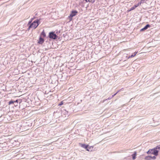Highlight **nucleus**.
Wrapping results in <instances>:
<instances>
[{
    "instance_id": "20",
    "label": "nucleus",
    "mask_w": 160,
    "mask_h": 160,
    "mask_svg": "<svg viewBox=\"0 0 160 160\" xmlns=\"http://www.w3.org/2000/svg\"><path fill=\"white\" fill-rule=\"evenodd\" d=\"M63 104V102L62 101L60 103L58 104L59 106H61Z\"/></svg>"
},
{
    "instance_id": "18",
    "label": "nucleus",
    "mask_w": 160,
    "mask_h": 160,
    "mask_svg": "<svg viewBox=\"0 0 160 160\" xmlns=\"http://www.w3.org/2000/svg\"><path fill=\"white\" fill-rule=\"evenodd\" d=\"M136 8V7H135V5H134L133 7H132L131 8V10H134V9H135V8Z\"/></svg>"
},
{
    "instance_id": "13",
    "label": "nucleus",
    "mask_w": 160,
    "mask_h": 160,
    "mask_svg": "<svg viewBox=\"0 0 160 160\" xmlns=\"http://www.w3.org/2000/svg\"><path fill=\"white\" fill-rule=\"evenodd\" d=\"M91 147H88V148H87L86 150L88 151H92V150L91 149Z\"/></svg>"
},
{
    "instance_id": "27",
    "label": "nucleus",
    "mask_w": 160,
    "mask_h": 160,
    "mask_svg": "<svg viewBox=\"0 0 160 160\" xmlns=\"http://www.w3.org/2000/svg\"><path fill=\"white\" fill-rule=\"evenodd\" d=\"M132 10H131V9H130V10H129L128 11L129 12V11H131Z\"/></svg>"
},
{
    "instance_id": "8",
    "label": "nucleus",
    "mask_w": 160,
    "mask_h": 160,
    "mask_svg": "<svg viewBox=\"0 0 160 160\" xmlns=\"http://www.w3.org/2000/svg\"><path fill=\"white\" fill-rule=\"evenodd\" d=\"M81 146L83 148H85L86 150L87 148H88V145H86L84 144H81Z\"/></svg>"
},
{
    "instance_id": "24",
    "label": "nucleus",
    "mask_w": 160,
    "mask_h": 160,
    "mask_svg": "<svg viewBox=\"0 0 160 160\" xmlns=\"http://www.w3.org/2000/svg\"><path fill=\"white\" fill-rule=\"evenodd\" d=\"M13 104L15 106H17L18 105V104L17 103H14Z\"/></svg>"
},
{
    "instance_id": "7",
    "label": "nucleus",
    "mask_w": 160,
    "mask_h": 160,
    "mask_svg": "<svg viewBox=\"0 0 160 160\" xmlns=\"http://www.w3.org/2000/svg\"><path fill=\"white\" fill-rule=\"evenodd\" d=\"M137 152L135 151L134 152V154H132V158L134 160L136 158V156Z\"/></svg>"
},
{
    "instance_id": "26",
    "label": "nucleus",
    "mask_w": 160,
    "mask_h": 160,
    "mask_svg": "<svg viewBox=\"0 0 160 160\" xmlns=\"http://www.w3.org/2000/svg\"><path fill=\"white\" fill-rule=\"evenodd\" d=\"M32 27H30V25L29 26V27H28V30L30 29L31 28H32Z\"/></svg>"
},
{
    "instance_id": "25",
    "label": "nucleus",
    "mask_w": 160,
    "mask_h": 160,
    "mask_svg": "<svg viewBox=\"0 0 160 160\" xmlns=\"http://www.w3.org/2000/svg\"><path fill=\"white\" fill-rule=\"evenodd\" d=\"M85 1L86 2H90V1L89 0H85Z\"/></svg>"
},
{
    "instance_id": "2",
    "label": "nucleus",
    "mask_w": 160,
    "mask_h": 160,
    "mask_svg": "<svg viewBox=\"0 0 160 160\" xmlns=\"http://www.w3.org/2000/svg\"><path fill=\"white\" fill-rule=\"evenodd\" d=\"M158 150H155L154 148L149 149L147 152L148 154H152L155 156H157L158 155Z\"/></svg>"
},
{
    "instance_id": "17",
    "label": "nucleus",
    "mask_w": 160,
    "mask_h": 160,
    "mask_svg": "<svg viewBox=\"0 0 160 160\" xmlns=\"http://www.w3.org/2000/svg\"><path fill=\"white\" fill-rule=\"evenodd\" d=\"M154 149H155V150H157L158 149H160V147H159L158 146H157L155 148H154Z\"/></svg>"
},
{
    "instance_id": "6",
    "label": "nucleus",
    "mask_w": 160,
    "mask_h": 160,
    "mask_svg": "<svg viewBox=\"0 0 160 160\" xmlns=\"http://www.w3.org/2000/svg\"><path fill=\"white\" fill-rule=\"evenodd\" d=\"M44 39L42 38L41 37L39 38V41L38 43L39 44H42L44 42Z\"/></svg>"
},
{
    "instance_id": "14",
    "label": "nucleus",
    "mask_w": 160,
    "mask_h": 160,
    "mask_svg": "<svg viewBox=\"0 0 160 160\" xmlns=\"http://www.w3.org/2000/svg\"><path fill=\"white\" fill-rule=\"evenodd\" d=\"M156 156L155 155V156H151V160H152V159H156Z\"/></svg>"
},
{
    "instance_id": "23",
    "label": "nucleus",
    "mask_w": 160,
    "mask_h": 160,
    "mask_svg": "<svg viewBox=\"0 0 160 160\" xmlns=\"http://www.w3.org/2000/svg\"><path fill=\"white\" fill-rule=\"evenodd\" d=\"M18 100H17L15 101H14V102H15L14 103H17V104H18Z\"/></svg>"
},
{
    "instance_id": "19",
    "label": "nucleus",
    "mask_w": 160,
    "mask_h": 160,
    "mask_svg": "<svg viewBox=\"0 0 160 160\" xmlns=\"http://www.w3.org/2000/svg\"><path fill=\"white\" fill-rule=\"evenodd\" d=\"M145 0H141L140 1V2H139L140 3V4H141V3H143L145 1Z\"/></svg>"
},
{
    "instance_id": "12",
    "label": "nucleus",
    "mask_w": 160,
    "mask_h": 160,
    "mask_svg": "<svg viewBox=\"0 0 160 160\" xmlns=\"http://www.w3.org/2000/svg\"><path fill=\"white\" fill-rule=\"evenodd\" d=\"M41 35L43 37H46V34L45 33V32H44V30H43V31L41 33Z\"/></svg>"
},
{
    "instance_id": "5",
    "label": "nucleus",
    "mask_w": 160,
    "mask_h": 160,
    "mask_svg": "<svg viewBox=\"0 0 160 160\" xmlns=\"http://www.w3.org/2000/svg\"><path fill=\"white\" fill-rule=\"evenodd\" d=\"M150 27V25L149 24H147L143 28L141 29L140 30L141 32L144 31L145 30L147 29L148 28H149Z\"/></svg>"
},
{
    "instance_id": "3",
    "label": "nucleus",
    "mask_w": 160,
    "mask_h": 160,
    "mask_svg": "<svg viewBox=\"0 0 160 160\" xmlns=\"http://www.w3.org/2000/svg\"><path fill=\"white\" fill-rule=\"evenodd\" d=\"M48 37L50 38L53 39H56L58 38L57 36L53 32H50Z\"/></svg>"
},
{
    "instance_id": "10",
    "label": "nucleus",
    "mask_w": 160,
    "mask_h": 160,
    "mask_svg": "<svg viewBox=\"0 0 160 160\" xmlns=\"http://www.w3.org/2000/svg\"><path fill=\"white\" fill-rule=\"evenodd\" d=\"M15 102H14V101L13 100H12L8 102V104L9 105H10L11 104H14Z\"/></svg>"
},
{
    "instance_id": "16",
    "label": "nucleus",
    "mask_w": 160,
    "mask_h": 160,
    "mask_svg": "<svg viewBox=\"0 0 160 160\" xmlns=\"http://www.w3.org/2000/svg\"><path fill=\"white\" fill-rule=\"evenodd\" d=\"M140 5H141V4H140V3L139 2L138 4H136L135 5V7H136V8H137Z\"/></svg>"
},
{
    "instance_id": "15",
    "label": "nucleus",
    "mask_w": 160,
    "mask_h": 160,
    "mask_svg": "<svg viewBox=\"0 0 160 160\" xmlns=\"http://www.w3.org/2000/svg\"><path fill=\"white\" fill-rule=\"evenodd\" d=\"M112 97H109L108 99H106L105 100H104L103 101V102H105V101L106 100H110V99H111Z\"/></svg>"
},
{
    "instance_id": "1",
    "label": "nucleus",
    "mask_w": 160,
    "mask_h": 160,
    "mask_svg": "<svg viewBox=\"0 0 160 160\" xmlns=\"http://www.w3.org/2000/svg\"><path fill=\"white\" fill-rule=\"evenodd\" d=\"M39 23V20L36 19L30 25V27L33 28L34 29H35L38 26Z\"/></svg>"
},
{
    "instance_id": "11",
    "label": "nucleus",
    "mask_w": 160,
    "mask_h": 160,
    "mask_svg": "<svg viewBox=\"0 0 160 160\" xmlns=\"http://www.w3.org/2000/svg\"><path fill=\"white\" fill-rule=\"evenodd\" d=\"M151 156H148L145 157V159L146 160H151Z\"/></svg>"
},
{
    "instance_id": "4",
    "label": "nucleus",
    "mask_w": 160,
    "mask_h": 160,
    "mask_svg": "<svg viewBox=\"0 0 160 160\" xmlns=\"http://www.w3.org/2000/svg\"><path fill=\"white\" fill-rule=\"evenodd\" d=\"M78 12L76 10L72 11L70 15L69 16H68V18H69L70 21L72 20V18L75 16Z\"/></svg>"
},
{
    "instance_id": "9",
    "label": "nucleus",
    "mask_w": 160,
    "mask_h": 160,
    "mask_svg": "<svg viewBox=\"0 0 160 160\" xmlns=\"http://www.w3.org/2000/svg\"><path fill=\"white\" fill-rule=\"evenodd\" d=\"M137 52H134L133 54H132V55L130 56L128 58H132V57H134L136 55V54H137Z\"/></svg>"
},
{
    "instance_id": "22",
    "label": "nucleus",
    "mask_w": 160,
    "mask_h": 160,
    "mask_svg": "<svg viewBox=\"0 0 160 160\" xmlns=\"http://www.w3.org/2000/svg\"><path fill=\"white\" fill-rule=\"evenodd\" d=\"M32 21V20L29 21L28 23V25H30L32 23H31Z\"/></svg>"
},
{
    "instance_id": "21",
    "label": "nucleus",
    "mask_w": 160,
    "mask_h": 160,
    "mask_svg": "<svg viewBox=\"0 0 160 160\" xmlns=\"http://www.w3.org/2000/svg\"><path fill=\"white\" fill-rule=\"evenodd\" d=\"M119 91H120V90H119L115 94H114V95H113L112 96V97L113 98V97H114Z\"/></svg>"
}]
</instances>
